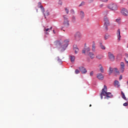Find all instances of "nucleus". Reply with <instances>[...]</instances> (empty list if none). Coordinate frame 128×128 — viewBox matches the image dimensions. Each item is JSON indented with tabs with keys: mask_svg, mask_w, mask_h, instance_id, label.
<instances>
[{
	"mask_svg": "<svg viewBox=\"0 0 128 128\" xmlns=\"http://www.w3.org/2000/svg\"><path fill=\"white\" fill-rule=\"evenodd\" d=\"M68 42H70V40H66L62 42L60 41H56L54 42V44L56 48H58L60 52H64L66 48L68 46Z\"/></svg>",
	"mask_w": 128,
	"mask_h": 128,
	"instance_id": "1",
	"label": "nucleus"
},
{
	"mask_svg": "<svg viewBox=\"0 0 128 128\" xmlns=\"http://www.w3.org/2000/svg\"><path fill=\"white\" fill-rule=\"evenodd\" d=\"M108 92V88H106V86L104 85V88L102 89V92L100 94L101 100H102L103 96H106V98H110V96H109L112 94V93L110 92Z\"/></svg>",
	"mask_w": 128,
	"mask_h": 128,
	"instance_id": "2",
	"label": "nucleus"
},
{
	"mask_svg": "<svg viewBox=\"0 0 128 128\" xmlns=\"http://www.w3.org/2000/svg\"><path fill=\"white\" fill-rule=\"evenodd\" d=\"M104 26L105 28V30L106 32H108V26H110V20H108V18L106 16H105L104 18Z\"/></svg>",
	"mask_w": 128,
	"mask_h": 128,
	"instance_id": "3",
	"label": "nucleus"
},
{
	"mask_svg": "<svg viewBox=\"0 0 128 128\" xmlns=\"http://www.w3.org/2000/svg\"><path fill=\"white\" fill-rule=\"evenodd\" d=\"M108 8L111 10H117L118 8V5L116 4L111 3L108 6Z\"/></svg>",
	"mask_w": 128,
	"mask_h": 128,
	"instance_id": "4",
	"label": "nucleus"
},
{
	"mask_svg": "<svg viewBox=\"0 0 128 128\" xmlns=\"http://www.w3.org/2000/svg\"><path fill=\"white\" fill-rule=\"evenodd\" d=\"M63 18H64V26L68 28V26H70V22L68 21V16L64 15L63 16Z\"/></svg>",
	"mask_w": 128,
	"mask_h": 128,
	"instance_id": "5",
	"label": "nucleus"
},
{
	"mask_svg": "<svg viewBox=\"0 0 128 128\" xmlns=\"http://www.w3.org/2000/svg\"><path fill=\"white\" fill-rule=\"evenodd\" d=\"M81 38H82V34H80V32H76L74 34V40H76V42H80Z\"/></svg>",
	"mask_w": 128,
	"mask_h": 128,
	"instance_id": "6",
	"label": "nucleus"
},
{
	"mask_svg": "<svg viewBox=\"0 0 128 128\" xmlns=\"http://www.w3.org/2000/svg\"><path fill=\"white\" fill-rule=\"evenodd\" d=\"M108 58L109 60H111V62H114L116 57L114 56V54H112V52H108Z\"/></svg>",
	"mask_w": 128,
	"mask_h": 128,
	"instance_id": "7",
	"label": "nucleus"
},
{
	"mask_svg": "<svg viewBox=\"0 0 128 128\" xmlns=\"http://www.w3.org/2000/svg\"><path fill=\"white\" fill-rule=\"evenodd\" d=\"M120 72H124V66H125V65H124V62H121L120 64Z\"/></svg>",
	"mask_w": 128,
	"mask_h": 128,
	"instance_id": "8",
	"label": "nucleus"
},
{
	"mask_svg": "<svg viewBox=\"0 0 128 128\" xmlns=\"http://www.w3.org/2000/svg\"><path fill=\"white\" fill-rule=\"evenodd\" d=\"M80 72H81L82 74H86L87 72V70L84 67L82 66H80L78 68Z\"/></svg>",
	"mask_w": 128,
	"mask_h": 128,
	"instance_id": "9",
	"label": "nucleus"
},
{
	"mask_svg": "<svg viewBox=\"0 0 128 128\" xmlns=\"http://www.w3.org/2000/svg\"><path fill=\"white\" fill-rule=\"evenodd\" d=\"M90 52V47L88 48H84L82 50V54H88Z\"/></svg>",
	"mask_w": 128,
	"mask_h": 128,
	"instance_id": "10",
	"label": "nucleus"
},
{
	"mask_svg": "<svg viewBox=\"0 0 128 128\" xmlns=\"http://www.w3.org/2000/svg\"><path fill=\"white\" fill-rule=\"evenodd\" d=\"M38 8H40L42 12H44V6L42 5V3L40 2H38Z\"/></svg>",
	"mask_w": 128,
	"mask_h": 128,
	"instance_id": "11",
	"label": "nucleus"
},
{
	"mask_svg": "<svg viewBox=\"0 0 128 128\" xmlns=\"http://www.w3.org/2000/svg\"><path fill=\"white\" fill-rule=\"evenodd\" d=\"M121 12L122 14H123V16H126L128 15V10L123 8L122 10H121Z\"/></svg>",
	"mask_w": 128,
	"mask_h": 128,
	"instance_id": "12",
	"label": "nucleus"
},
{
	"mask_svg": "<svg viewBox=\"0 0 128 128\" xmlns=\"http://www.w3.org/2000/svg\"><path fill=\"white\" fill-rule=\"evenodd\" d=\"M88 54L89 58H91V60H94V52H90Z\"/></svg>",
	"mask_w": 128,
	"mask_h": 128,
	"instance_id": "13",
	"label": "nucleus"
},
{
	"mask_svg": "<svg viewBox=\"0 0 128 128\" xmlns=\"http://www.w3.org/2000/svg\"><path fill=\"white\" fill-rule=\"evenodd\" d=\"M74 50V54H76L78 52L79 49L78 48L76 45H74L73 46Z\"/></svg>",
	"mask_w": 128,
	"mask_h": 128,
	"instance_id": "14",
	"label": "nucleus"
},
{
	"mask_svg": "<svg viewBox=\"0 0 128 128\" xmlns=\"http://www.w3.org/2000/svg\"><path fill=\"white\" fill-rule=\"evenodd\" d=\"M80 18H81V20H82L84 18V11L81 10L80 12Z\"/></svg>",
	"mask_w": 128,
	"mask_h": 128,
	"instance_id": "15",
	"label": "nucleus"
},
{
	"mask_svg": "<svg viewBox=\"0 0 128 128\" xmlns=\"http://www.w3.org/2000/svg\"><path fill=\"white\" fill-rule=\"evenodd\" d=\"M97 78L99 80H104V75H102V74H97Z\"/></svg>",
	"mask_w": 128,
	"mask_h": 128,
	"instance_id": "16",
	"label": "nucleus"
},
{
	"mask_svg": "<svg viewBox=\"0 0 128 128\" xmlns=\"http://www.w3.org/2000/svg\"><path fill=\"white\" fill-rule=\"evenodd\" d=\"M96 58H97V60H100L104 58V56L100 54H98L96 56Z\"/></svg>",
	"mask_w": 128,
	"mask_h": 128,
	"instance_id": "17",
	"label": "nucleus"
},
{
	"mask_svg": "<svg viewBox=\"0 0 128 128\" xmlns=\"http://www.w3.org/2000/svg\"><path fill=\"white\" fill-rule=\"evenodd\" d=\"M69 58L70 60V61L72 62H74V60H76V58L74 57V56L73 55H70L69 56Z\"/></svg>",
	"mask_w": 128,
	"mask_h": 128,
	"instance_id": "18",
	"label": "nucleus"
},
{
	"mask_svg": "<svg viewBox=\"0 0 128 128\" xmlns=\"http://www.w3.org/2000/svg\"><path fill=\"white\" fill-rule=\"evenodd\" d=\"M116 34H117V36L118 38V40H120V38H121V36H120V29L118 30Z\"/></svg>",
	"mask_w": 128,
	"mask_h": 128,
	"instance_id": "19",
	"label": "nucleus"
},
{
	"mask_svg": "<svg viewBox=\"0 0 128 128\" xmlns=\"http://www.w3.org/2000/svg\"><path fill=\"white\" fill-rule=\"evenodd\" d=\"M92 52H96V42H92Z\"/></svg>",
	"mask_w": 128,
	"mask_h": 128,
	"instance_id": "20",
	"label": "nucleus"
},
{
	"mask_svg": "<svg viewBox=\"0 0 128 128\" xmlns=\"http://www.w3.org/2000/svg\"><path fill=\"white\" fill-rule=\"evenodd\" d=\"M114 85L115 86H117V88H120V82L118 80H115L114 82Z\"/></svg>",
	"mask_w": 128,
	"mask_h": 128,
	"instance_id": "21",
	"label": "nucleus"
},
{
	"mask_svg": "<svg viewBox=\"0 0 128 128\" xmlns=\"http://www.w3.org/2000/svg\"><path fill=\"white\" fill-rule=\"evenodd\" d=\"M113 72H114V68L112 67H110L109 74H112Z\"/></svg>",
	"mask_w": 128,
	"mask_h": 128,
	"instance_id": "22",
	"label": "nucleus"
},
{
	"mask_svg": "<svg viewBox=\"0 0 128 128\" xmlns=\"http://www.w3.org/2000/svg\"><path fill=\"white\" fill-rule=\"evenodd\" d=\"M100 48L102 50H106V46L102 44V43H100Z\"/></svg>",
	"mask_w": 128,
	"mask_h": 128,
	"instance_id": "23",
	"label": "nucleus"
},
{
	"mask_svg": "<svg viewBox=\"0 0 128 128\" xmlns=\"http://www.w3.org/2000/svg\"><path fill=\"white\" fill-rule=\"evenodd\" d=\"M121 92L122 94V98H124V100H126V96L124 95V93L122 91Z\"/></svg>",
	"mask_w": 128,
	"mask_h": 128,
	"instance_id": "24",
	"label": "nucleus"
},
{
	"mask_svg": "<svg viewBox=\"0 0 128 128\" xmlns=\"http://www.w3.org/2000/svg\"><path fill=\"white\" fill-rule=\"evenodd\" d=\"M48 30H50V28H44V32H45L46 34H48Z\"/></svg>",
	"mask_w": 128,
	"mask_h": 128,
	"instance_id": "25",
	"label": "nucleus"
},
{
	"mask_svg": "<svg viewBox=\"0 0 128 128\" xmlns=\"http://www.w3.org/2000/svg\"><path fill=\"white\" fill-rule=\"evenodd\" d=\"M110 38V36L108 34H106L104 36L105 40H108V38Z\"/></svg>",
	"mask_w": 128,
	"mask_h": 128,
	"instance_id": "26",
	"label": "nucleus"
},
{
	"mask_svg": "<svg viewBox=\"0 0 128 128\" xmlns=\"http://www.w3.org/2000/svg\"><path fill=\"white\" fill-rule=\"evenodd\" d=\"M43 14H44V16H50V12H48V11H46L45 14L44 12Z\"/></svg>",
	"mask_w": 128,
	"mask_h": 128,
	"instance_id": "27",
	"label": "nucleus"
},
{
	"mask_svg": "<svg viewBox=\"0 0 128 128\" xmlns=\"http://www.w3.org/2000/svg\"><path fill=\"white\" fill-rule=\"evenodd\" d=\"M80 70L76 69V70H75V74H80Z\"/></svg>",
	"mask_w": 128,
	"mask_h": 128,
	"instance_id": "28",
	"label": "nucleus"
},
{
	"mask_svg": "<svg viewBox=\"0 0 128 128\" xmlns=\"http://www.w3.org/2000/svg\"><path fill=\"white\" fill-rule=\"evenodd\" d=\"M58 4L60 6H62V2L61 0H59Z\"/></svg>",
	"mask_w": 128,
	"mask_h": 128,
	"instance_id": "29",
	"label": "nucleus"
},
{
	"mask_svg": "<svg viewBox=\"0 0 128 128\" xmlns=\"http://www.w3.org/2000/svg\"><path fill=\"white\" fill-rule=\"evenodd\" d=\"M100 2H108V0H100Z\"/></svg>",
	"mask_w": 128,
	"mask_h": 128,
	"instance_id": "30",
	"label": "nucleus"
},
{
	"mask_svg": "<svg viewBox=\"0 0 128 128\" xmlns=\"http://www.w3.org/2000/svg\"><path fill=\"white\" fill-rule=\"evenodd\" d=\"M100 70L101 72L104 74V68L101 67L100 68Z\"/></svg>",
	"mask_w": 128,
	"mask_h": 128,
	"instance_id": "31",
	"label": "nucleus"
},
{
	"mask_svg": "<svg viewBox=\"0 0 128 128\" xmlns=\"http://www.w3.org/2000/svg\"><path fill=\"white\" fill-rule=\"evenodd\" d=\"M84 6V2H82L79 5V6Z\"/></svg>",
	"mask_w": 128,
	"mask_h": 128,
	"instance_id": "32",
	"label": "nucleus"
},
{
	"mask_svg": "<svg viewBox=\"0 0 128 128\" xmlns=\"http://www.w3.org/2000/svg\"><path fill=\"white\" fill-rule=\"evenodd\" d=\"M116 22H120V18H118L116 19Z\"/></svg>",
	"mask_w": 128,
	"mask_h": 128,
	"instance_id": "33",
	"label": "nucleus"
},
{
	"mask_svg": "<svg viewBox=\"0 0 128 128\" xmlns=\"http://www.w3.org/2000/svg\"><path fill=\"white\" fill-rule=\"evenodd\" d=\"M65 10L67 14H68L69 12V10H68V8H65Z\"/></svg>",
	"mask_w": 128,
	"mask_h": 128,
	"instance_id": "34",
	"label": "nucleus"
},
{
	"mask_svg": "<svg viewBox=\"0 0 128 128\" xmlns=\"http://www.w3.org/2000/svg\"><path fill=\"white\" fill-rule=\"evenodd\" d=\"M57 60H58L59 62H62V60L60 59V58H58V57L57 58Z\"/></svg>",
	"mask_w": 128,
	"mask_h": 128,
	"instance_id": "35",
	"label": "nucleus"
},
{
	"mask_svg": "<svg viewBox=\"0 0 128 128\" xmlns=\"http://www.w3.org/2000/svg\"><path fill=\"white\" fill-rule=\"evenodd\" d=\"M90 76H94V71H92L90 73Z\"/></svg>",
	"mask_w": 128,
	"mask_h": 128,
	"instance_id": "36",
	"label": "nucleus"
},
{
	"mask_svg": "<svg viewBox=\"0 0 128 128\" xmlns=\"http://www.w3.org/2000/svg\"><path fill=\"white\" fill-rule=\"evenodd\" d=\"M88 2L90 4H92V2H94V0H88Z\"/></svg>",
	"mask_w": 128,
	"mask_h": 128,
	"instance_id": "37",
	"label": "nucleus"
},
{
	"mask_svg": "<svg viewBox=\"0 0 128 128\" xmlns=\"http://www.w3.org/2000/svg\"><path fill=\"white\" fill-rule=\"evenodd\" d=\"M124 106H128V102H125L123 104Z\"/></svg>",
	"mask_w": 128,
	"mask_h": 128,
	"instance_id": "38",
	"label": "nucleus"
},
{
	"mask_svg": "<svg viewBox=\"0 0 128 128\" xmlns=\"http://www.w3.org/2000/svg\"><path fill=\"white\" fill-rule=\"evenodd\" d=\"M114 70L116 72H118V68H114Z\"/></svg>",
	"mask_w": 128,
	"mask_h": 128,
	"instance_id": "39",
	"label": "nucleus"
},
{
	"mask_svg": "<svg viewBox=\"0 0 128 128\" xmlns=\"http://www.w3.org/2000/svg\"><path fill=\"white\" fill-rule=\"evenodd\" d=\"M120 80H122V76L120 75L119 78Z\"/></svg>",
	"mask_w": 128,
	"mask_h": 128,
	"instance_id": "40",
	"label": "nucleus"
},
{
	"mask_svg": "<svg viewBox=\"0 0 128 128\" xmlns=\"http://www.w3.org/2000/svg\"><path fill=\"white\" fill-rule=\"evenodd\" d=\"M72 20H76V16H73L72 17Z\"/></svg>",
	"mask_w": 128,
	"mask_h": 128,
	"instance_id": "41",
	"label": "nucleus"
},
{
	"mask_svg": "<svg viewBox=\"0 0 128 128\" xmlns=\"http://www.w3.org/2000/svg\"><path fill=\"white\" fill-rule=\"evenodd\" d=\"M120 4H124V0H120Z\"/></svg>",
	"mask_w": 128,
	"mask_h": 128,
	"instance_id": "42",
	"label": "nucleus"
},
{
	"mask_svg": "<svg viewBox=\"0 0 128 128\" xmlns=\"http://www.w3.org/2000/svg\"><path fill=\"white\" fill-rule=\"evenodd\" d=\"M98 68H102V64H99Z\"/></svg>",
	"mask_w": 128,
	"mask_h": 128,
	"instance_id": "43",
	"label": "nucleus"
},
{
	"mask_svg": "<svg viewBox=\"0 0 128 128\" xmlns=\"http://www.w3.org/2000/svg\"><path fill=\"white\" fill-rule=\"evenodd\" d=\"M100 8H102V6H104V4H101L100 6Z\"/></svg>",
	"mask_w": 128,
	"mask_h": 128,
	"instance_id": "44",
	"label": "nucleus"
},
{
	"mask_svg": "<svg viewBox=\"0 0 128 128\" xmlns=\"http://www.w3.org/2000/svg\"><path fill=\"white\" fill-rule=\"evenodd\" d=\"M52 27H50V28H49V29H50V30H52Z\"/></svg>",
	"mask_w": 128,
	"mask_h": 128,
	"instance_id": "45",
	"label": "nucleus"
},
{
	"mask_svg": "<svg viewBox=\"0 0 128 128\" xmlns=\"http://www.w3.org/2000/svg\"><path fill=\"white\" fill-rule=\"evenodd\" d=\"M53 32L54 34H56V31H54V30H53Z\"/></svg>",
	"mask_w": 128,
	"mask_h": 128,
	"instance_id": "46",
	"label": "nucleus"
},
{
	"mask_svg": "<svg viewBox=\"0 0 128 128\" xmlns=\"http://www.w3.org/2000/svg\"><path fill=\"white\" fill-rule=\"evenodd\" d=\"M90 106H92V104H91L90 105Z\"/></svg>",
	"mask_w": 128,
	"mask_h": 128,
	"instance_id": "47",
	"label": "nucleus"
},
{
	"mask_svg": "<svg viewBox=\"0 0 128 128\" xmlns=\"http://www.w3.org/2000/svg\"><path fill=\"white\" fill-rule=\"evenodd\" d=\"M36 12H38V10H36Z\"/></svg>",
	"mask_w": 128,
	"mask_h": 128,
	"instance_id": "48",
	"label": "nucleus"
}]
</instances>
